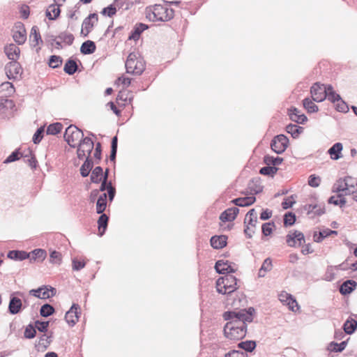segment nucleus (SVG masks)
<instances>
[{
	"mask_svg": "<svg viewBox=\"0 0 357 357\" xmlns=\"http://www.w3.org/2000/svg\"><path fill=\"white\" fill-rule=\"evenodd\" d=\"M215 268L220 274L234 273L237 269L234 264L224 260H218L215 264Z\"/></svg>",
	"mask_w": 357,
	"mask_h": 357,
	"instance_id": "nucleus-14",
	"label": "nucleus"
},
{
	"mask_svg": "<svg viewBox=\"0 0 357 357\" xmlns=\"http://www.w3.org/2000/svg\"><path fill=\"white\" fill-rule=\"evenodd\" d=\"M13 38L14 40L19 45H22L26 41V30L22 23H18L15 26Z\"/></svg>",
	"mask_w": 357,
	"mask_h": 357,
	"instance_id": "nucleus-16",
	"label": "nucleus"
},
{
	"mask_svg": "<svg viewBox=\"0 0 357 357\" xmlns=\"http://www.w3.org/2000/svg\"><path fill=\"white\" fill-rule=\"evenodd\" d=\"M108 217L105 214H102L98 220V229L102 236L105 232L107 225Z\"/></svg>",
	"mask_w": 357,
	"mask_h": 357,
	"instance_id": "nucleus-41",
	"label": "nucleus"
},
{
	"mask_svg": "<svg viewBox=\"0 0 357 357\" xmlns=\"http://www.w3.org/2000/svg\"><path fill=\"white\" fill-rule=\"evenodd\" d=\"M216 289L222 294L234 292L237 289L236 278L231 275L220 278L216 282Z\"/></svg>",
	"mask_w": 357,
	"mask_h": 357,
	"instance_id": "nucleus-5",
	"label": "nucleus"
},
{
	"mask_svg": "<svg viewBox=\"0 0 357 357\" xmlns=\"http://www.w3.org/2000/svg\"><path fill=\"white\" fill-rule=\"evenodd\" d=\"M22 303L21 299L15 296L10 298L8 305V311L10 314H16L19 313L22 309Z\"/></svg>",
	"mask_w": 357,
	"mask_h": 357,
	"instance_id": "nucleus-21",
	"label": "nucleus"
},
{
	"mask_svg": "<svg viewBox=\"0 0 357 357\" xmlns=\"http://www.w3.org/2000/svg\"><path fill=\"white\" fill-rule=\"evenodd\" d=\"M326 98L330 101H331L332 102H334V103L339 101L340 99L341 98L340 95L336 93L333 91V87L331 85H327V96H326Z\"/></svg>",
	"mask_w": 357,
	"mask_h": 357,
	"instance_id": "nucleus-43",
	"label": "nucleus"
},
{
	"mask_svg": "<svg viewBox=\"0 0 357 357\" xmlns=\"http://www.w3.org/2000/svg\"><path fill=\"white\" fill-rule=\"evenodd\" d=\"M29 294L39 298L46 299L55 294V289L52 287L49 289L47 287H44L38 289H31Z\"/></svg>",
	"mask_w": 357,
	"mask_h": 357,
	"instance_id": "nucleus-17",
	"label": "nucleus"
},
{
	"mask_svg": "<svg viewBox=\"0 0 357 357\" xmlns=\"http://www.w3.org/2000/svg\"><path fill=\"white\" fill-rule=\"evenodd\" d=\"M303 104V107L308 112L314 113L318 111V107L310 98H305Z\"/></svg>",
	"mask_w": 357,
	"mask_h": 357,
	"instance_id": "nucleus-45",
	"label": "nucleus"
},
{
	"mask_svg": "<svg viewBox=\"0 0 357 357\" xmlns=\"http://www.w3.org/2000/svg\"><path fill=\"white\" fill-rule=\"evenodd\" d=\"M116 13V9L113 5H110L108 7L105 8L102 11V15H107L109 17L114 15Z\"/></svg>",
	"mask_w": 357,
	"mask_h": 357,
	"instance_id": "nucleus-63",
	"label": "nucleus"
},
{
	"mask_svg": "<svg viewBox=\"0 0 357 357\" xmlns=\"http://www.w3.org/2000/svg\"><path fill=\"white\" fill-rule=\"evenodd\" d=\"M96 45L91 40H87L82 43L80 51L82 54H90L95 52Z\"/></svg>",
	"mask_w": 357,
	"mask_h": 357,
	"instance_id": "nucleus-34",
	"label": "nucleus"
},
{
	"mask_svg": "<svg viewBox=\"0 0 357 357\" xmlns=\"http://www.w3.org/2000/svg\"><path fill=\"white\" fill-rule=\"evenodd\" d=\"M77 68V66L75 61L73 60H68L64 66V71L68 75L74 74Z\"/></svg>",
	"mask_w": 357,
	"mask_h": 357,
	"instance_id": "nucleus-47",
	"label": "nucleus"
},
{
	"mask_svg": "<svg viewBox=\"0 0 357 357\" xmlns=\"http://www.w3.org/2000/svg\"><path fill=\"white\" fill-rule=\"evenodd\" d=\"M15 91V87L11 82H4L0 84V94L2 96H10Z\"/></svg>",
	"mask_w": 357,
	"mask_h": 357,
	"instance_id": "nucleus-28",
	"label": "nucleus"
},
{
	"mask_svg": "<svg viewBox=\"0 0 357 357\" xmlns=\"http://www.w3.org/2000/svg\"><path fill=\"white\" fill-rule=\"evenodd\" d=\"M238 345L241 348L247 351H252L256 347V344L253 341L242 342Z\"/></svg>",
	"mask_w": 357,
	"mask_h": 357,
	"instance_id": "nucleus-53",
	"label": "nucleus"
},
{
	"mask_svg": "<svg viewBox=\"0 0 357 357\" xmlns=\"http://www.w3.org/2000/svg\"><path fill=\"white\" fill-rule=\"evenodd\" d=\"M23 154L20 153L18 150L13 152L4 161V163H10L15 162L22 157Z\"/></svg>",
	"mask_w": 357,
	"mask_h": 357,
	"instance_id": "nucleus-54",
	"label": "nucleus"
},
{
	"mask_svg": "<svg viewBox=\"0 0 357 357\" xmlns=\"http://www.w3.org/2000/svg\"><path fill=\"white\" fill-rule=\"evenodd\" d=\"M273 223L266 222L263 224L261 229L264 236L270 235L273 231Z\"/></svg>",
	"mask_w": 357,
	"mask_h": 357,
	"instance_id": "nucleus-59",
	"label": "nucleus"
},
{
	"mask_svg": "<svg viewBox=\"0 0 357 357\" xmlns=\"http://www.w3.org/2000/svg\"><path fill=\"white\" fill-rule=\"evenodd\" d=\"M343 145L340 142L334 144L328 150V153L330 155V158L333 160H337L342 158Z\"/></svg>",
	"mask_w": 357,
	"mask_h": 357,
	"instance_id": "nucleus-19",
	"label": "nucleus"
},
{
	"mask_svg": "<svg viewBox=\"0 0 357 357\" xmlns=\"http://www.w3.org/2000/svg\"><path fill=\"white\" fill-rule=\"evenodd\" d=\"M278 299L283 305H287L289 310L292 312H297L300 309L296 300L291 294L286 291H281L278 294Z\"/></svg>",
	"mask_w": 357,
	"mask_h": 357,
	"instance_id": "nucleus-7",
	"label": "nucleus"
},
{
	"mask_svg": "<svg viewBox=\"0 0 357 357\" xmlns=\"http://www.w3.org/2000/svg\"><path fill=\"white\" fill-rule=\"evenodd\" d=\"M4 70L8 79H16L22 73L21 65L16 61L8 63Z\"/></svg>",
	"mask_w": 357,
	"mask_h": 357,
	"instance_id": "nucleus-8",
	"label": "nucleus"
},
{
	"mask_svg": "<svg viewBox=\"0 0 357 357\" xmlns=\"http://www.w3.org/2000/svg\"><path fill=\"white\" fill-rule=\"evenodd\" d=\"M295 221L296 217L294 214L289 213L284 215V223L285 225H292L294 224Z\"/></svg>",
	"mask_w": 357,
	"mask_h": 357,
	"instance_id": "nucleus-61",
	"label": "nucleus"
},
{
	"mask_svg": "<svg viewBox=\"0 0 357 357\" xmlns=\"http://www.w3.org/2000/svg\"><path fill=\"white\" fill-rule=\"evenodd\" d=\"M356 328L357 321L354 319H349L344 324V331L347 334H352Z\"/></svg>",
	"mask_w": 357,
	"mask_h": 357,
	"instance_id": "nucleus-37",
	"label": "nucleus"
},
{
	"mask_svg": "<svg viewBox=\"0 0 357 357\" xmlns=\"http://www.w3.org/2000/svg\"><path fill=\"white\" fill-rule=\"evenodd\" d=\"M282 158H280V157H273V156H271L269 155H265L264 158V162L267 165H279L282 163Z\"/></svg>",
	"mask_w": 357,
	"mask_h": 357,
	"instance_id": "nucleus-40",
	"label": "nucleus"
},
{
	"mask_svg": "<svg viewBox=\"0 0 357 357\" xmlns=\"http://www.w3.org/2000/svg\"><path fill=\"white\" fill-rule=\"evenodd\" d=\"M64 139L70 146L77 147V155L81 160L90 155L94 146L93 141L89 137H84L82 131L73 125L66 129Z\"/></svg>",
	"mask_w": 357,
	"mask_h": 357,
	"instance_id": "nucleus-2",
	"label": "nucleus"
},
{
	"mask_svg": "<svg viewBox=\"0 0 357 357\" xmlns=\"http://www.w3.org/2000/svg\"><path fill=\"white\" fill-rule=\"evenodd\" d=\"M29 254H30V257L29 258L30 259L31 263L43 261L47 257L46 251L43 249H35Z\"/></svg>",
	"mask_w": 357,
	"mask_h": 357,
	"instance_id": "nucleus-22",
	"label": "nucleus"
},
{
	"mask_svg": "<svg viewBox=\"0 0 357 357\" xmlns=\"http://www.w3.org/2000/svg\"><path fill=\"white\" fill-rule=\"evenodd\" d=\"M342 196L341 194L338 197L332 196L329 198L328 202L336 206L340 205L342 206L345 205L346 200L344 198H342Z\"/></svg>",
	"mask_w": 357,
	"mask_h": 357,
	"instance_id": "nucleus-52",
	"label": "nucleus"
},
{
	"mask_svg": "<svg viewBox=\"0 0 357 357\" xmlns=\"http://www.w3.org/2000/svg\"><path fill=\"white\" fill-rule=\"evenodd\" d=\"M107 206V194H102L98 199L96 203V212L98 213H102L106 208Z\"/></svg>",
	"mask_w": 357,
	"mask_h": 357,
	"instance_id": "nucleus-36",
	"label": "nucleus"
},
{
	"mask_svg": "<svg viewBox=\"0 0 357 357\" xmlns=\"http://www.w3.org/2000/svg\"><path fill=\"white\" fill-rule=\"evenodd\" d=\"M272 261L270 258L266 259L262 265L261 268L259 271L258 276L259 278H263L266 275V273L268 271H270L272 269Z\"/></svg>",
	"mask_w": 357,
	"mask_h": 357,
	"instance_id": "nucleus-35",
	"label": "nucleus"
},
{
	"mask_svg": "<svg viewBox=\"0 0 357 357\" xmlns=\"http://www.w3.org/2000/svg\"><path fill=\"white\" fill-rule=\"evenodd\" d=\"M146 15L150 21L167 22L174 17V10L167 6L156 4L148 8Z\"/></svg>",
	"mask_w": 357,
	"mask_h": 357,
	"instance_id": "nucleus-3",
	"label": "nucleus"
},
{
	"mask_svg": "<svg viewBox=\"0 0 357 357\" xmlns=\"http://www.w3.org/2000/svg\"><path fill=\"white\" fill-rule=\"evenodd\" d=\"M86 265V261L84 259H78L77 258H74L72 260V268L73 271H78L83 268H84Z\"/></svg>",
	"mask_w": 357,
	"mask_h": 357,
	"instance_id": "nucleus-49",
	"label": "nucleus"
},
{
	"mask_svg": "<svg viewBox=\"0 0 357 357\" xmlns=\"http://www.w3.org/2000/svg\"><path fill=\"white\" fill-rule=\"evenodd\" d=\"M128 95V93H126L125 91H120L117 96V100H122L123 102H128L130 103L133 99V97H129Z\"/></svg>",
	"mask_w": 357,
	"mask_h": 357,
	"instance_id": "nucleus-58",
	"label": "nucleus"
},
{
	"mask_svg": "<svg viewBox=\"0 0 357 357\" xmlns=\"http://www.w3.org/2000/svg\"><path fill=\"white\" fill-rule=\"evenodd\" d=\"M238 212L239 210L236 207L229 208L221 213L220 219L223 222L232 221L236 218Z\"/></svg>",
	"mask_w": 357,
	"mask_h": 357,
	"instance_id": "nucleus-24",
	"label": "nucleus"
},
{
	"mask_svg": "<svg viewBox=\"0 0 357 357\" xmlns=\"http://www.w3.org/2000/svg\"><path fill=\"white\" fill-rule=\"evenodd\" d=\"M255 312L253 307L225 312L223 314L224 319L227 321L224 328L225 336L231 340L244 337L246 334V322L252 321Z\"/></svg>",
	"mask_w": 357,
	"mask_h": 357,
	"instance_id": "nucleus-1",
	"label": "nucleus"
},
{
	"mask_svg": "<svg viewBox=\"0 0 357 357\" xmlns=\"http://www.w3.org/2000/svg\"><path fill=\"white\" fill-rule=\"evenodd\" d=\"M304 209L308 214L313 213L314 215H320L325 213L324 204L323 203L307 204L304 206Z\"/></svg>",
	"mask_w": 357,
	"mask_h": 357,
	"instance_id": "nucleus-18",
	"label": "nucleus"
},
{
	"mask_svg": "<svg viewBox=\"0 0 357 357\" xmlns=\"http://www.w3.org/2000/svg\"><path fill=\"white\" fill-rule=\"evenodd\" d=\"M16 105L13 100L3 99L0 101V114L4 116H10L16 111Z\"/></svg>",
	"mask_w": 357,
	"mask_h": 357,
	"instance_id": "nucleus-13",
	"label": "nucleus"
},
{
	"mask_svg": "<svg viewBox=\"0 0 357 357\" xmlns=\"http://www.w3.org/2000/svg\"><path fill=\"white\" fill-rule=\"evenodd\" d=\"M50 262L54 265H60L62 262V255L57 251H52L50 255Z\"/></svg>",
	"mask_w": 357,
	"mask_h": 357,
	"instance_id": "nucleus-42",
	"label": "nucleus"
},
{
	"mask_svg": "<svg viewBox=\"0 0 357 357\" xmlns=\"http://www.w3.org/2000/svg\"><path fill=\"white\" fill-rule=\"evenodd\" d=\"M54 312V307L48 304L43 305L40 308V314L43 317H47L53 314Z\"/></svg>",
	"mask_w": 357,
	"mask_h": 357,
	"instance_id": "nucleus-51",
	"label": "nucleus"
},
{
	"mask_svg": "<svg viewBox=\"0 0 357 357\" xmlns=\"http://www.w3.org/2000/svg\"><path fill=\"white\" fill-rule=\"evenodd\" d=\"M79 314V306L77 304H73L66 313L65 319L70 326H73L78 321Z\"/></svg>",
	"mask_w": 357,
	"mask_h": 357,
	"instance_id": "nucleus-15",
	"label": "nucleus"
},
{
	"mask_svg": "<svg viewBox=\"0 0 357 357\" xmlns=\"http://www.w3.org/2000/svg\"><path fill=\"white\" fill-rule=\"evenodd\" d=\"M277 172L278 168H276L275 167H271L270 165H268V167L261 168L259 173L263 175L273 176Z\"/></svg>",
	"mask_w": 357,
	"mask_h": 357,
	"instance_id": "nucleus-50",
	"label": "nucleus"
},
{
	"mask_svg": "<svg viewBox=\"0 0 357 357\" xmlns=\"http://www.w3.org/2000/svg\"><path fill=\"white\" fill-rule=\"evenodd\" d=\"M49 326V321H36L35 327L37 330L40 332H45L47 331Z\"/></svg>",
	"mask_w": 357,
	"mask_h": 357,
	"instance_id": "nucleus-62",
	"label": "nucleus"
},
{
	"mask_svg": "<svg viewBox=\"0 0 357 357\" xmlns=\"http://www.w3.org/2000/svg\"><path fill=\"white\" fill-rule=\"evenodd\" d=\"M321 183V178L319 176H317L314 174H312L309 176L308 178V185L312 188H317L319 186Z\"/></svg>",
	"mask_w": 357,
	"mask_h": 357,
	"instance_id": "nucleus-55",
	"label": "nucleus"
},
{
	"mask_svg": "<svg viewBox=\"0 0 357 357\" xmlns=\"http://www.w3.org/2000/svg\"><path fill=\"white\" fill-rule=\"evenodd\" d=\"M29 40L31 45H33V47H36V45L43 43L37 26L32 27L29 36Z\"/></svg>",
	"mask_w": 357,
	"mask_h": 357,
	"instance_id": "nucleus-30",
	"label": "nucleus"
},
{
	"mask_svg": "<svg viewBox=\"0 0 357 357\" xmlns=\"http://www.w3.org/2000/svg\"><path fill=\"white\" fill-rule=\"evenodd\" d=\"M131 83V79L125 76L119 77L115 82V84L117 86L123 85L125 87L128 86Z\"/></svg>",
	"mask_w": 357,
	"mask_h": 357,
	"instance_id": "nucleus-56",
	"label": "nucleus"
},
{
	"mask_svg": "<svg viewBox=\"0 0 357 357\" xmlns=\"http://www.w3.org/2000/svg\"><path fill=\"white\" fill-rule=\"evenodd\" d=\"M331 234H337V231L331 230L329 229H324L319 232L315 231L313 235L314 241L317 243L321 242L326 237Z\"/></svg>",
	"mask_w": 357,
	"mask_h": 357,
	"instance_id": "nucleus-27",
	"label": "nucleus"
},
{
	"mask_svg": "<svg viewBox=\"0 0 357 357\" xmlns=\"http://www.w3.org/2000/svg\"><path fill=\"white\" fill-rule=\"evenodd\" d=\"M62 63V59L59 56H51L49 60V66L52 68L59 67Z\"/></svg>",
	"mask_w": 357,
	"mask_h": 357,
	"instance_id": "nucleus-48",
	"label": "nucleus"
},
{
	"mask_svg": "<svg viewBox=\"0 0 357 357\" xmlns=\"http://www.w3.org/2000/svg\"><path fill=\"white\" fill-rule=\"evenodd\" d=\"M255 200L256 199L255 197L250 196L237 198L232 200L231 202L236 206L244 207L252 205L255 202Z\"/></svg>",
	"mask_w": 357,
	"mask_h": 357,
	"instance_id": "nucleus-31",
	"label": "nucleus"
},
{
	"mask_svg": "<svg viewBox=\"0 0 357 357\" xmlns=\"http://www.w3.org/2000/svg\"><path fill=\"white\" fill-rule=\"evenodd\" d=\"M302 130L303 128L301 127L294 124H289L286 127V131L291 134V136L294 138L298 137Z\"/></svg>",
	"mask_w": 357,
	"mask_h": 357,
	"instance_id": "nucleus-44",
	"label": "nucleus"
},
{
	"mask_svg": "<svg viewBox=\"0 0 357 357\" xmlns=\"http://www.w3.org/2000/svg\"><path fill=\"white\" fill-rule=\"evenodd\" d=\"M245 223L252 227H255L257 223V217L254 208L250 210L245 215Z\"/></svg>",
	"mask_w": 357,
	"mask_h": 357,
	"instance_id": "nucleus-33",
	"label": "nucleus"
},
{
	"mask_svg": "<svg viewBox=\"0 0 357 357\" xmlns=\"http://www.w3.org/2000/svg\"><path fill=\"white\" fill-rule=\"evenodd\" d=\"M305 242L303 233L298 231H290L287 236V243L291 247L301 246Z\"/></svg>",
	"mask_w": 357,
	"mask_h": 357,
	"instance_id": "nucleus-12",
	"label": "nucleus"
},
{
	"mask_svg": "<svg viewBox=\"0 0 357 357\" xmlns=\"http://www.w3.org/2000/svg\"><path fill=\"white\" fill-rule=\"evenodd\" d=\"M4 52L7 57L12 61H17L20 57V50L15 44H10L5 47Z\"/></svg>",
	"mask_w": 357,
	"mask_h": 357,
	"instance_id": "nucleus-20",
	"label": "nucleus"
},
{
	"mask_svg": "<svg viewBox=\"0 0 357 357\" xmlns=\"http://www.w3.org/2000/svg\"><path fill=\"white\" fill-rule=\"evenodd\" d=\"M104 179L103 171L100 167H96L91 173V180L93 183H99Z\"/></svg>",
	"mask_w": 357,
	"mask_h": 357,
	"instance_id": "nucleus-38",
	"label": "nucleus"
},
{
	"mask_svg": "<svg viewBox=\"0 0 357 357\" xmlns=\"http://www.w3.org/2000/svg\"><path fill=\"white\" fill-rule=\"evenodd\" d=\"M98 15L96 13L90 14L84 19L82 25L81 35L86 37L91 31L94 24L98 22Z\"/></svg>",
	"mask_w": 357,
	"mask_h": 357,
	"instance_id": "nucleus-11",
	"label": "nucleus"
},
{
	"mask_svg": "<svg viewBox=\"0 0 357 357\" xmlns=\"http://www.w3.org/2000/svg\"><path fill=\"white\" fill-rule=\"evenodd\" d=\"M126 68L128 73L139 75L145 70V62L138 53L132 52L126 61Z\"/></svg>",
	"mask_w": 357,
	"mask_h": 357,
	"instance_id": "nucleus-4",
	"label": "nucleus"
},
{
	"mask_svg": "<svg viewBox=\"0 0 357 357\" xmlns=\"http://www.w3.org/2000/svg\"><path fill=\"white\" fill-rule=\"evenodd\" d=\"M310 92L314 101L322 102L327 96V86L315 83L311 87Z\"/></svg>",
	"mask_w": 357,
	"mask_h": 357,
	"instance_id": "nucleus-10",
	"label": "nucleus"
},
{
	"mask_svg": "<svg viewBox=\"0 0 357 357\" xmlns=\"http://www.w3.org/2000/svg\"><path fill=\"white\" fill-rule=\"evenodd\" d=\"M354 178L351 176H346L338 179L333 185V190L341 193V195L346 196L354 193Z\"/></svg>",
	"mask_w": 357,
	"mask_h": 357,
	"instance_id": "nucleus-6",
	"label": "nucleus"
},
{
	"mask_svg": "<svg viewBox=\"0 0 357 357\" xmlns=\"http://www.w3.org/2000/svg\"><path fill=\"white\" fill-rule=\"evenodd\" d=\"M347 346L346 342H342L341 343H331V349L332 351H336V352H341L343 351Z\"/></svg>",
	"mask_w": 357,
	"mask_h": 357,
	"instance_id": "nucleus-57",
	"label": "nucleus"
},
{
	"mask_svg": "<svg viewBox=\"0 0 357 357\" xmlns=\"http://www.w3.org/2000/svg\"><path fill=\"white\" fill-rule=\"evenodd\" d=\"M289 139L284 135H279L274 137L271 144L272 150L276 153H283L288 145Z\"/></svg>",
	"mask_w": 357,
	"mask_h": 357,
	"instance_id": "nucleus-9",
	"label": "nucleus"
},
{
	"mask_svg": "<svg viewBox=\"0 0 357 357\" xmlns=\"http://www.w3.org/2000/svg\"><path fill=\"white\" fill-rule=\"evenodd\" d=\"M60 12L61 10L59 9V5L52 4L49 6L47 8L46 16L49 20H53L59 16Z\"/></svg>",
	"mask_w": 357,
	"mask_h": 357,
	"instance_id": "nucleus-32",
	"label": "nucleus"
},
{
	"mask_svg": "<svg viewBox=\"0 0 357 357\" xmlns=\"http://www.w3.org/2000/svg\"><path fill=\"white\" fill-rule=\"evenodd\" d=\"M225 357H248L245 352L234 350L225 355Z\"/></svg>",
	"mask_w": 357,
	"mask_h": 357,
	"instance_id": "nucleus-64",
	"label": "nucleus"
},
{
	"mask_svg": "<svg viewBox=\"0 0 357 357\" xmlns=\"http://www.w3.org/2000/svg\"><path fill=\"white\" fill-rule=\"evenodd\" d=\"M8 257L15 261H22L30 257V254L25 251L11 250L8 253Z\"/></svg>",
	"mask_w": 357,
	"mask_h": 357,
	"instance_id": "nucleus-29",
	"label": "nucleus"
},
{
	"mask_svg": "<svg viewBox=\"0 0 357 357\" xmlns=\"http://www.w3.org/2000/svg\"><path fill=\"white\" fill-rule=\"evenodd\" d=\"M289 115L291 121L298 123H303L307 121V117L298 109L293 107L289 109Z\"/></svg>",
	"mask_w": 357,
	"mask_h": 357,
	"instance_id": "nucleus-23",
	"label": "nucleus"
},
{
	"mask_svg": "<svg viewBox=\"0 0 357 357\" xmlns=\"http://www.w3.org/2000/svg\"><path fill=\"white\" fill-rule=\"evenodd\" d=\"M89 155L84 157V158H86V161L84 162V163L82 165V167L80 168V174L83 177H86L89 175V172L93 167L92 162L89 160Z\"/></svg>",
	"mask_w": 357,
	"mask_h": 357,
	"instance_id": "nucleus-39",
	"label": "nucleus"
},
{
	"mask_svg": "<svg viewBox=\"0 0 357 357\" xmlns=\"http://www.w3.org/2000/svg\"><path fill=\"white\" fill-rule=\"evenodd\" d=\"M227 241L225 235L214 236L211 238V245L215 249H221L226 246Z\"/></svg>",
	"mask_w": 357,
	"mask_h": 357,
	"instance_id": "nucleus-25",
	"label": "nucleus"
},
{
	"mask_svg": "<svg viewBox=\"0 0 357 357\" xmlns=\"http://www.w3.org/2000/svg\"><path fill=\"white\" fill-rule=\"evenodd\" d=\"M356 286L357 283L354 280H347L340 286V292L343 295L349 294L356 289Z\"/></svg>",
	"mask_w": 357,
	"mask_h": 357,
	"instance_id": "nucleus-26",
	"label": "nucleus"
},
{
	"mask_svg": "<svg viewBox=\"0 0 357 357\" xmlns=\"http://www.w3.org/2000/svg\"><path fill=\"white\" fill-rule=\"evenodd\" d=\"M117 150V137H114L112 141V150L110 154V159L112 160L115 159Z\"/></svg>",
	"mask_w": 357,
	"mask_h": 357,
	"instance_id": "nucleus-60",
	"label": "nucleus"
},
{
	"mask_svg": "<svg viewBox=\"0 0 357 357\" xmlns=\"http://www.w3.org/2000/svg\"><path fill=\"white\" fill-rule=\"evenodd\" d=\"M63 126L60 123H55L50 124L47 128V134L48 135H56L61 131Z\"/></svg>",
	"mask_w": 357,
	"mask_h": 357,
	"instance_id": "nucleus-46",
	"label": "nucleus"
}]
</instances>
